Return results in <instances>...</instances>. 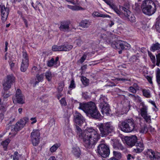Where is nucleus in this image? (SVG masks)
Segmentation results:
<instances>
[{
	"instance_id": "obj_44",
	"label": "nucleus",
	"mask_w": 160,
	"mask_h": 160,
	"mask_svg": "<svg viewBox=\"0 0 160 160\" xmlns=\"http://www.w3.org/2000/svg\"><path fill=\"white\" fill-rule=\"evenodd\" d=\"M107 4L113 10L114 9L117 7L112 2V0H111Z\"/></svg>"
},
{
	"instance_id": "obj_5",
	"label": "nucleus",
	"mask_w": 160,
	"mask_h": 160,
	"mask_svg": "<svg viewBox=\"0 0 160 160\" xmlns=\"http://www.w3.org/2000/svg\"><path fill=\"white\" fill-rule=\"evenodd\" d=\"M28 65L29 59L28 54L26 52H23L22 61L20 67L21 71L22 72H25L27 69Z\"/></svg>"
},
{
	"instance_id": "obj_11",
	"label": "nucleus",
	"mask_w": 160,
	"mask_h": 160,
	"mask_svg": "<svg viewBox=\"0 0 160 160\" xmlns=\"http://www.w3.org/2000/svg\"><path fill=\"white\" fill-rule=\"evenodd\" d=\"M138 138L135 135H132L130 137H126L125 138L126 143L129 147H132L137 143Z\"/></svg>"
},
{
	"instance_id": "obj_36",
	"label": "nucleus",
	"mask_w": 160,
	"mask_h": 160,
	"mask_svg": "<svg viewBox=\"0 0 160 160\" xmlns=\"http://www.w3.org/2000/svg\"><path fill=\"white\" fill-rule=\"evenodd\" d=\"M142 117L147 122H150L151 121V117L148 114L142 116Z\"/></svg>"
},
{
	"instance_id": "obj_6",
	"label": "nucleus",
	"mask_w": 160,
	"mask_h": 160,
	"mask_svg": "<svg viewBox=\"0 0 160 160\" xmlns=\"http://www.w3.org/2000/svg\"><path fill=\"white\" fill-rule=\"evenodd\" d=\"M40 133L37 129L33 130L31 134V140L33 145L37 146L39 142Z\"/></svg>"
},
{
	"instance_id": "obj_49",
	"label": "nucleus",
	"mask_w": 160,
	"mask_h": 160,
	"mask_svg": "<svg viewBox=\"0 0 160 160\" xmlns=\"http://www.w3.org/2000/svg\"><path fill=\"white\" fill-rule=\"evenodd\" d=\"M60 103L62 106H65L67 105V102L64 98H62L60 100Z\"/></svg>"
},
{
	"instance_id": "obj_14",
	"label": "nucleus",
	"mask_w": 160,
	"mask_h": 160,
	"mask_svg": "<svg viewBox=\"0 0 160 160\" xmlns=\"http://www.w3.org/2000/svg\"><path fill=\"white\" fill-rule=\"evenodd\" d=\"M70 22L68 21H63L60 23L59 29L61 31L63 32H69L71 30L70 27Z\"/></svg>"
},
{
	"instance_id": "obj_21",
	"label": "nucleus",
	"mask_w": 160,
	"mask_h": 160,
	"mask_svg": "<svg viewBox=\"0 0 160 160\" xmlns=\"http://www.w3.org/2000/svg\"><path fill=\"white\" fill-rule=\"evenodd\" d=\"M146 154L147 155V157H148L150 160H156V153H155L151 149H148L146 151Z\"/></svg>"
},
{
	"instance_id": "obj_39",
	"label": "nucleus",
	"mask_w": 160,
	"mask_h": 160,
	"mask_svg": "<svg viewBox=\"0 0 160 160\" xmlns=\"http://www.w3.org/2000/svg\"><path fill=\"white\" fill-rule=\"evenodd\" d=\"M18 13L19 14H21V16L22 19L24 23L25 24L26 27L27 28L28 27V22L27 20L23 16L22 13L20 12H18Z\"/></svg>"
},
{
	"instance_id": "obj_34",
	"label": "nucleus",
	"mask_w": 160,
	"mask_h": 160,
	"mask_svg": "<svg viewBox=\"0 0 160 160\" xmlns=\"http://www.w3.org/2000/svg\"><path fill=\"white\" fill-rule=\"evenodd\" d=\"M160 49V45L158 43H157L154 44L152 47V49L151 50L154 51L156 50H159Z\"/></svg>"
},
{
	"instance_id": "obj_64",
	"label": "nucleus",
	"mask_w": 160,
	"mask_h": 160,
	"mask_svg": "<svg viewBox=\"0 0 160 160\" xmlns=\"http://www.w3.org/2000/svg\"><path fill=\"white\" fill-rule=\"evenodd\" d=\"M110 16L108 15L101 14V17L102 18H110Z\"/></svg>"
},
{
	"instance_id": "obj_30",
	"label": "nucleus",
	"mask_w": 160,
	"mask_h": 160,
	"mask_svg": "<svg viewBox=\"0 0 160 160\" xmlns=\"http://www.w3.org/2000/svg\"><path fill=\"white\" fill-rule=\"evenodd\" d=\"M10 140L9 139H8L2 142L1 144L3 146L5 150H7V146L9 143L10 142Z\"/></svg>"
},
{
	"instance_id": "obj_52",
	"label": "nucleus",
	"mask_w": 160,
	"mask_h": 160,
	"mask_svg": "<svg viewBox=\"0 0 160 160\" xmlns=\"http://www.w3.org/2000/svg\"><path fill=\"white\" fill-rule=\"evenodd\" d=\"M38 71V68L36 66H34L32 67V69L31 72L32 73L34 74L35 73L37 72Z\"/></svg>"
},
{
	"instance_id": "obj_62",
	"label": "nucleus",
	"mask_w": 160,
	"mask_h": 160,
	"mask_svg": "<svg viewBox=\"0 0 160 160\" xmlns=\"http://www.w3.org/2000/svg\"><path fill=\"white\" fill-rule=\"evenodd\" d=\"M30 120L31 121H33L31 122V124H34V123H36L37 122V120H36V119L35 118H31V119H30Z\"/></svg>"
},
{
	"instance_id": "obj_63",
	"label": "nucleus",
	"mask_w": 160,
	"mask_h": 160,
	"mask_svg": "<svg viewBox=\"0 0 160 160\" xmlns=\"http://www.w3.org/2000/svg\"><path fill=\"white\" fill-rule=\"evenodd\" d=\"M9 65L10 66L11 68H13L15 66V63L11 61L10 62H9Z\"/></svg>"
},
{
	"instance_id": "obj_22",
	"label": "nucleus",
	"mask_w": 160,
	"mask_h": 160,
	"mask_svg": "<svg viewBox=\"0 0 160 160\" xmlns=\"http://www.w3.org/2000/svg\"><path fill=\"white\" fill-rule=\"evenodd\" d=\"M72 152L76 158H79L81 155V152L78 146H75L72 148Z\"/></svg>"
},
{
	"instance_id": "obj_27",
	"label": "nucleus",
	"mask_w": 160,
	"mask_h": 160,
	"mask_svg": "<svg viewBox=\"0 0 160 160\" xmlns=\"http://www.w3.org/2000/svg\"><path fill=\"white\" fill-rule=\"evenodd\" d=\"M109 133L107 130L104 129L103 126L101 128V136L102 137H106Z\"/></svg>"
},
{
	"instance_id": "obj_26",
	"label": "nucleus",
	"mask_w": 160,
	"mask_h": 160,
	"mask_svg": "<svg viewBox=\"0 0 160 160\" xmlns=\"http://www.w3.org/2000/svg\"><path fill=\"white\" fill-rule=\"evenodd\" d=\"M67 7L69 8L74 11H78L83 10V9L81 7L78 6H72L67 5Z\"/></svg>"
},
{
	"instance_id": "obj_13",
	"label": "nucleus",
	"mask_w": 160,
	"mask_h": 160,
	"mask_svg": "<svg viewBox=\"0 0 160 160\" xmlns=\"http://www.w3.org/2000/svg\"><path fill=\"white\" fill-rule=\"evenodd\" d=\"M117 49L124 50L128 49L130 48V45L126 42L120 41H118L115 45Z\"/></svg>"
},
{
	"instance_id": "obj_20",
	"label": "nucleus",
	"mask_w": 160,
	"mask_h": 160,
	"mask_svg": "<svg viewBox=\"0 0 160 160\" xmlns=\"http://www.w3.org/2000/svg\"><path fill=\"white\" fill-rule=\"evenodd\" d=\"M135 147L134 149V151L136 153H139L142 152L143 150V145L141 142L137 143L135 144Z\"/></svg>"
},
{
	"instance_id": "obj_3",
	"label": "nucleus",
	"mask_w": 160,
	"mask_h": 160,
	"mask_svg": "<svg viewBox=\"0 0 160 160\" xmlns=\"http://www.w3.org/2000/svg\"><path fill=\"white\" fill-rule=\"evenodd\" d=\"M141 8L142 12L148 16L153 14L157 9L156 4L152 0H144L142 2Z\"/></svg>"
},
{
	"instance_id": "obj_25",
	"label": "nucleus",
	"mask_w": 160,
	"mask_h": 160,
	"mask_svg": "<svg viewBox=\"0 0 160 160\" xmlns=\"http://www.w3.org/2000/svg\"><path fill=\"white\" fill-rule=\"evenodd\" d=\"M90 25V22L87 20H82L79 23V25L84 28H87Z\"/></svg>"
},
{
	"instance_id": "obj_4",
	"label": "nucleus",
	"mask_w": 160,
	"mask_h": 160,
	"mask_svg": "<svg viewBox=\"0 0 160 160\" xmlns=\"http://www.w3.org/2000/svg\"><path fill=\"white\" fill-rule=\"evenodd\" d=\"M121 124V129L125 132H130L137 129L134 120L132 118L125 120L122 122Z\"/></svg>"
},
{
	"instance_id": "obj_42",
	"label": "nucleus",
	"mask_w": 160,
	"mask_h": 160,
	"mask_svg": "<svg viewBox=\"0 0 160 160\" xmlns=\"http://www.w3.org/2000/svg\"><path fill=\"white\" fill-rule=\"evenodd\" d=\"M89 81H81V82L82 84L81 85L82 87H84L88 86L89 84Z\"/></svg>"
},
{
	"instance_id": "obj_7",
	"label": "nucleus",
	"mask_w": 160,
	"mask_h": 160,
	"mask_svg": "<svg viewBox=\"0 0 160 160\" xmlns=\"http://www.w3.org/2000/svg\"><path fill=\"white\" fill-rule=\"evenodd\" d=\"M14 103L23 104L25 103V99L23 95L21 93V90L18 89L16 91L15 97L13 98Z\"/></svg>"
},
{
	"instance_id": "obj_19",
	"label": "nucleus",
	"mask_w": 160,
	"mask_h": 160,
	"mask_svg": "<svg viewBox=\"0 0 160 160\" xmlns=\"http://www.w3.org/2000/svg\"><path fill=\"white\" fill-rule=\"evenodd\" d=\"M12 81H4L3 82V89L5 90H8L11 88L13 83Z\"/></svg>"
},
{
	"instance_id": "obj_28",
	"label": "nucleus",
	"mask_w": 160,
	"mask_h": 160,
	"mask_svg": "<svg viewBox=\"0 0 160 160\" xmlns=\"http://www.w3.org/2000/svg\"><path fill=\"white\" fill-rule=\"evenodd\" d=\"M109 133L107 130L104 129L103 126L101 128V136L102 137H106Z\"/></svg>"
},
{
	"instance_id": "obj_8",
	"label": "nucleus",
	"mask_w": 160,
	"mask_h": 160,
	"mask_svg": "<svg viewBox=\"0 0 160 160\" xmlns=\"http://www.w3.org/2000/svg\"><path fill=\"white\" fill-rule=\"evenodd\" d=\"M122 11L123 13V18L126 19H128V20L132 22H136V18L134 15L132 14L131 12L126 8L124 7L122 8Z\"/></svg>"
},
{
	"instance_id": "obj_33",
	"label": "nucleus",
	"mask_w": 160,
	"mask_h": 160,
	"mask_svg": "<svg viewBox=\"0 0 160 160\" xmlns=\"http://www.w3.org/2000/svg\"><path fill=\"white\" fill-rule=\"evenodd\" d=\"M122 7L121 8H120L121 10H122V12H120L119 11V10L117 8V7L116 8H115L114 9H113V10L115 11V12L119 16H120V17L122 18H123L124 14H123V13L122 12Z\"/></svg>"
},
{
	"instance_id": "obj_51",
	"label": "nucleus",
	"mask_w": 160,
	"mask_h": 160,
	"mask_svg": "<svg viewBox=\"0 0 160 160\" xmlns=\"http://www.w3.org/2000/svg\"><path fill=\"white\" fill-rule=\"evenodd\" d=\"M75 85L74 81H72L69 86V88L71 89L75 88Z\"/></svg>"
},
{
	"instance_id": "obj_15",
	"label": "nucleus",
	"mask_w": 160,
	"mask_h": 160,
	"mask_svg": "<svg viewBox=\"0 0 160 160\" xmlns=\"http://www.w3.org/2000/svg\"><path fill=\"white\" fill-rule=\"evenodd\" d=\"M74 121L75 122L79 125H81L85 122V119L81 114L77 112H76L74 114Z\"/></svg>"
},
{
	"instance_id": "obj_61",
	"label": "nucleus",
	"mask_w": 160,
	"mask_h": 160,
	"mask_svg": "<svg viewBox=\"0 0 160 160\" xmlns=\"http://www.w3.org/2000/svg\"><path fill=\"white\" fill-rule=\"evenodd\" d=\"M156 28L157 30L160 33V24L158 23L156 26Z\"/></svg>"
},
{
	"instance_id": "obj_40",
	"label": "nucleus",
	"mask_w": 160,
	"mask_h": 160,
	"mask_svg": "<svg viewBox=\"0 0 160 160\" xmlns=\"http://www.w3.org/2000/svg\"><path fill=\"white\" fill-rule=\"evenodd\" d=\"M65 47V51H68L70 50L73 48V46L70 44L64 45Z\"/></svg>"
},
{
	"instance_id": "obj_2",
	"label": "nucleus",
	"mask_w": 160,
	"mask_h": 160,
	"mask_svg": "<svg viewBox=\"0 0 160 160\" xmlns=\"http://www.w3.org/2000/svg\"><path fill=\"white\" fill-rule=\"evenodd\" d=\"M78 108L82 110L86 113L90 114L93 118H98L99 117V112L96 107L95 104L93 102L83 104L80 103Z\"/></svg>"
},
{
	"instance_id": "obj_9",
	"label": "nucleus",
	"mask_w": 160,
	"mask_h": 160,
	"mask_svg": "<svg viewBox=\"0 0 160 160\" xmlns=\"http://www.w3.org/2000/svg\"><path fill=\"white\" fill-rule=\"evenodd\" d=\"M104 140H102L101 142V156L103 158L108 157L110 154V150L109 148L104 143Z\"/></svg>"
},
{
	"instance_id": "obj_24",
	"label": "nucleus",
	"mask_w": 160,
	"mask_h": 160,
	"mask_svg": "<svg viewBox=\"0 0 160 160\" xmlns=\"http://www.w3.org/2000/svg\"><path fill=\"white\" fill-rule=\"evenodd\" d=\"M8 130L10 131L9 132V135H11L12 136H15L18 131L17 130H16L15 127L13 125L10 126Z\"/></svg>"
},
{
	"instance_id": "obj_54",
	"label": "nucleus",
	"mask_w": 160,
	"mask_h": 160,
	"mask_svg": "<svg viewBox=\"0 0 160 160\" xmlns=\"http://www.w3.org/2000/svg\"><path fill=\"white\" fill-rule=\"evenodd\" d=\"M156 76L157 80H160V70L159 69L157 72Z\"/></svg>"
},
{
	"instance_id": "obj_48",
	"label": "nucleus",
	"mask_w": 160,
	"mask_h": 160,
	"mask_svg": "<svg viewBox=\"0 0 160 160\" xmlns=\"http://www.w3.org/2000/svg\"><path fill=\"white\" fill-rule=\"evenodd\" d=\"M64 87V84L63 82L59 84V86L58 88V89L59 92H61L62 91Z\"/></svg>"
},
{
	"instance_id": "obj_46",
	"label": "nucleus",
	"mask_w": 160,
	"mask_h": 160,
	"mask_svg": "<svg viewBox=\"0 0 160 160\" xmlns=\"http://www.w3.org/2000/svg\"><path fill=\"white\" fill-rule=\"evenodd\" d=\"M59 49V46L54 45L52 48V50L54 51H60Z\"/></svg>"
},
{
	"instance_id": "obj_53",
	"label": "nucleus",
	"mask_w": 160,
	"mask_h": 160,
	"mask_svg": "<svg viewBox=\"0 0 160 160\" xmlns=\"http://www.w3.org/2000/svg\"><path fill=\"white\" fill-rule=\"evenodd\" d=\"M92 15L94 17H100V14L99 13V12L97 11L94 12L92 13Z\"/></svg>"
},
{
	"instance_id": "obj_59",
	"label": "nucleus",
	"mask_w": 160,
	"mask_h": 160,
	"mask_svg": "<svg viewBox=\"0 0 160 160\" xmlns=\"http://www.w3.org/2000/svg\"><path fill=\"white\" fill-rule=\"evenodd\" d=\"M117 148L119 149H121V150H123L124 149V148L122 145L120 144L119 143L117 145Z\"/></svg>"
},
{
	"instance_id": "obj_32",
	"label": "nucleus",
	"mask_w": 160,
	"mask_h": 160,
	"mask_svg": "<svg viewBox=\"0 0 160 160\" xmlns=\"http://www.w3.org/2000/svg\"><path fill=\"white\" fill-rule=\"evenodd\" d=\"M45 76L48 80H51L52 77L51 72L49 71H48L45 72Z\"/></svg>"
},
{
	"instance_id": "obj_60",
	"label": "nucleus",
	"mask_w": 160,
	"mask_h": 160,
	"mask_svg": "<svg viewBox=\"0 0 160 160\" xmlns=\"http://www.w3.org/2000/svg\"><path fill=\"white\" fill-rule=\"evenodd\" d=\"M59 49L60 51H65L64 45H63L61 46H59Z\"/></svg>"
},
{
	"instance_id": "obj_56",
	"label": "nucleus",
	"mask_w": 160,
	"mask_h": 160,
	"mask_svg": "<svg viewBox=\"0 0 160 160\" xmlns=\"http://www.w3.org/2000/svg\"><path fill=\"white\" fill-rule=\"evenodd\" d=\"M75 42L77 44L78 46H80L82 43V42L80 39H77Z\"/></svg>"
},
{
	"instance_id": "obj_16",
	"label": "nucleus",
	"mask_w": 160,
	"mask_h": 160,
	"mask_svg": "<svg viewBox=\"0 0 160 160\" xmlns=\"http://www.w3.org/2000/svg\"><path fill=\"white\" fill-rule=\"evenodd\" d=\"M28 120V118H25L20 120V121L17 122L15 125L14 126V127H15L16 130H17L18 131L21 130L24 127Z\"/></svg>"
},
{
	"instance_id": "obj_57",
	"label": "nucleus",
	"mask_w": 160,
	"mask_h": 160,
	"mask_svg": "<svg viewBox=\"0 0 160 160\" xmlns=\"http://www.w3.org/2000/svg\"><path fill=\"white\" fill-rule=\"evenodd\" d=\"M129 91L133 93H135L136 92V89L132 87H130Z\"/></svg>"
},
{
	"instance_id": "obj_41",
	"label": "nucleus",
	"mask_w": 160,
	"mask_h": 160,
	"mask_svg": "<svg viewBox=\"0 0 160 160\" xmlns=\"http://www.w3.org/2000/svg\"><path fill=\"white\" fill-rule=\"evenodd\" d=\"M113 153L114 157L119 159L121 158V154L120 153L115 151H113Z\"/></svg>"
},
{
	"instance_id": "obj_35",
	"label": "nucleus",
	"mask_w": 160,
	"mask_h": 160,
	"mask_svg": "<svg viewBox=\"0 0 160 160\" xmlns=\"http://www.w3.org/2000/svg\"><path fill=\"white\" fill-rule=\"evenodd\" d=\"M59 145L58 144H55L53 145L50 148V151L53 152H55L59 147Z\"/></svg>"
},
{
	"instance_id": "obj_55",
	"label": "nucleus",
	"mask_w": 160,
	"mask_h": 160,
	"mask_svg": "<svg viewBox=\"0 0 160 160\" xmlns=\"http://www.w3.org/2000/svg\"><path fill=\"white\" fill-rule=\"evenodd\" d=\"M5 111L0 110V119L2 120L4 118V113Z\"/></svg>"
},
{
	"instance_id": "obj_12",
	"label": "nucleus",
	"mask_w": 160,
	"mask_h": 160,
	"mask_svg": "<svg viewBox=\"0 0 160 160\" xmlns=\"http://www.w3.org/2000/svg\"><path fill=\"white\" fill-rule=\"evenodd\" d=\"M107 98L104 96L102 97H101V101H102V103L104 102V104L103 103V105L102 108L101 112L103 115L106 114L107 115L109 114V111L110 110L108 104L107 103Z\"/></svg>"
},
{
	"instance_id": "obj_37",
	"label": "nucleus",
	"mask_w": 160,
	"mask_h": 160,
	"mask_svg": "<svg viewBox=\"0 0 160 160\" xmlns=\"http://www.w3.org/2000/svg\"><path fill=\"white\" fill-rule=\"evenodd\" d=\"M54 63V59L53 58H52L51 60L47 61V65L49 67H52L53 66Z\"/></svg>"
},
{
	"instance_id": "obj_47",
	"label": "nucleus",
	"mask_w": 160,
	"mask_h": 160,
	"mask_svg": "<svg viewBox=\"0 0 160 160\" xmlns=\"http://www.w3.org/2000/svg\"><path fill=\"white\" fill-rule=\"evenodd\" d=\"M10 95V92H6L3 93L2 96L4 98H6L9 97Z\"/></svg>"
},
{
	"instance_id": "obj_23",
	"label": "nucleus",
	"mask_w": 160,
	"mask_h": 160,
	"mask_svg": "<svg viewBox=\"0 0 160 160\" xmlns=\"http://www.w3.org/2000/svg\"><path fill=\"white\" fill-rule=\"evenodd\" d=\"M142 107L141 108L140 110V114L141 116H143L144 115L148 114V108L143 102H141V103Z\"/></svg>"
},
{
	"instance_id": "obj_18",
	"label": "nucleus",
	"mask_w": 160,
	"mask_h": 160,
	"mask_svg": "<svg viewBox=\"0 0 160 160\" xmlns=\"http://www.w3.org/2000/svg\"><path fill=\"white\" fill-rule=\"evenodd\" d=\"M137 128L139 132L142 134L146 133L148 132V129L147 126L146 124L143 123L140 124V127Z\"/></svg>"
},
{
	"instance_id": "obj_38",
	"label": "nucleus",
	"mask_w": 160,
	"mask_h": 160,
	"mask_svg": "<svg viewBox=\"0 0 160 160\" xmlns=\"http://www.w3.org/2000/svg\"><path fill=\"white\" fill-rule=\"evenodd\" d=\"M87 54L85 53L84 54L81 58L78 60V62L81 63H82L86 60L87 57Z\"/></svg>"
},
{
	"instance_id": "obj_45",
	"label": "nucleus",
	"mask_w": 160,
	"mask_h": 160,
	"mask_svg": "<svg viewBox=\"0 0 160 160\" xmlns=\"http://www.w3.org/2000/svg\"><path fill=\"white\" fill-rule=\"evenodd\" d=\"M157 63L156 65L158 66H159L160 63V53L156 55Z\"/></svg>"
},
{
	"instance_id": "obj_43",
	"label": "nucleus",
	"mask_w": 160,
	"mask_h": 160,
	"mask_svg": "<svg viewBox=\"0 0 160 160\" xmlns=\"http://www.w3.org/2000/svg\"><path fill=\"white\" fill-rule=\"evenodd\" d=\"M7 80H15V77L13 74H8L7 76Z\"/></svg>"
},
{
	"instance_id": "obj_10",
	"label": "nucleus",
	"mask_w": 160,
	"mask_h": 160,
	"mask_svg": "<svg viewBox=\"0 0 160 160\" xmlns=\"http://www.w3.org/2000/svg\"><path fill=\"white\" fill-rule=\"evenodd\" d=\"M0 10L2 20V22H4L7 19L9 12V9L6 7L4 5L1 4L0 5Z\"/></svg>"
},
{
	"instance_id": "obj_31",
	"label": "nucleus",
	"mask_w": 160,
	"mask_h": 160,
	"mask_svg": "<svg viewBox=\"0 0 160 160\" xmlns=\"http://www.w3.org/2000/svg\"><path fill=\"white\" fill-rule=\"evenodd\" d=\"M143 95L147 98H149L151 97V94L149 90L143 89L142 90Z\"/></svg>"
},
{
	"instance_id": "obj_29",
	"label": "nucleus",
	"mask_w": 160,
	"mask_h": 160,
	"mask_svg": "<svg viewBox=\"0 0 160 160\" xmlns=\"http://www.w3.org/2000/svg\"><path fill=\"white\" fill-rule=\"evenodd\" d=\"M6 106V103L0 99V110L5 111Z\"/></svg>"
},
{
	"instance_id": "obj_17",
	"label": "nucleus",
	"mask_w": 160,
	"mask_h": 160,
	"mask_svg": "<svg viewBox=\"0 0 160 160\" xmlns=\"http://www.w3.org/2000/svg\"><path fill=\"white\" fill-rule=\"evenodd\" d=\"M102 126L103 127L104 129L107 130L109 133L112 132L114 130V128L109 122L101 124V128H102Z\"/></svg>"
},
{
	"instance_id": "obj_58",
	"label": "nucleus",
	"mask_w": 160,
	"mask_h": 160,
	"mask_svg": "<svg viewBox=\"0 0 160 160\" xmlns=\"http://www.w3.org/2000/svg\"><path fill=\"white\" fill-rule=\"evenodd\" d=\"M156 156L155 158H156V160H160V152L158 153V152H157L156 153Z\"/></svg>"
},
{
	"instance_id": "obj_50",
	"label": "nucleus",
	"mask_w": 160,
	"mask_h": 160,
	"mask_svg": "<svg viewBox=\"0 0 160 160\" xmlns=\"http://www.w3.org/2000/svg\"><path fill=\"white\" fill-rule=\"evenodd\" d=\"M44 74L43 73L42 74L40 75L39 74H37L36 75V77L38 79V80H42L44 78Z\"/></svg>"
},
{
	"instance_id": "obj_1",
	"label": "nucleus",
	"mask_w": 160,
	"mask_h": 160,
	"mask_svg": "<svg viewBox=\"0 0 160 160\" xmlns=\"http://www.w3.org/2000/svg\"><path fill=\"white\" fill-rule=\"evenodd\" d=\"M77 133L80 138L83 139L84 146L87 148H90L95 144L99 139L97 131L92 128H88L82 133L81 129L76 126Z\"/></svg>"
}]
</instances>
